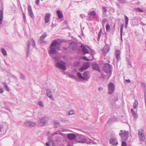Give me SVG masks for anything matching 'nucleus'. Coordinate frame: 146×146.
<instances>
[{
    "mask_svg": "<svg viewBox=\"0 0 146 146\" xmlns=\"http://www.w3.org/2000/svg\"><path fill=\"white\" fill-rule=\"evenodd\" d=\"M131 112L133 116L135 117L136 118L137 116V114L136 111H137V110H133V109H131Z\"/></svg>",
    "mask_w": 146,
    "mask_h": 146,
    "instance_id": "obj_15",
    "label": "nucleus"
},
{
    "mask_svg": "<svg viewBox=\"0 0 146 146\" xmlns=\"http://www.w3.org/2000/svg\"><path fill=\"white\" fill-rule=\"evenodd\" d=\"M28 9L30 16L31 17H33V12L31 9V7L30 5H29L28 7Z\"/></svg>",
    "mask_w": 146,
    "mask_h": 146,
    "instance_id": "obj_13",
    "label": "nucleus"
},
{
    "mask_svg": "<svg viewBox=\"0 0 146 146\" xmlns=\"http://www.w3.org/2000/svg\"><path fill=\"white\" fill-rule=\"evenodd\" d=\"M38 104L40 105L41 107H42L43 106L42 103L40 101L38 102Z\"/></svg>",
    "mask_w": 146,
    "mask_h": 146,
    "instance_id": "obj_40",
    "label": "nucleus"
},
{
    "mask_svg": "<svg viewBox=\"0 0 146 146\" xmlns=\"http://www.w3.org/2000/svg\"><path fill=\"white\" fill-rule=\"evenodd\" d=\"M3 85L4 86V87H5L6 89V90L8 91H9V89L8 87H7V85L5 83H3Z\"/></svg>",
    "mask_w": 146,
    "mask_h": 146,
    "instance_id": "obj_30",
    "label": "nucleus"
},
{
    "mask_svg": "<svg viewBox=\"0 0 146 146\" xmlns=\"http://www.w3.org/2000/svg\"><path fill=\"white\" fill-rule=\"evenodd\" d=\"M122 146H127L126 143L125 141L123 142L122 143Z\"/></svg>",
    "mask_w": 146,
    "mask_h": 146,
    "instance_id": "obj_37",
    "label": "nucleus"
},
{
    "mask_svg": "<svg viewBox=\"0 0 146 146\" xmlns=\"http://www.w3.org/2000/svg\"><path fill=\"white\" fill-rule=\"evenodd\" d=\"M30 122H27L24 124V126L25 127H29L30 126Z\"/></svg>",
    "mask_w": 146,
    "mask_h": 146,
    "instance_id": "obj_32",
    "label": "nucleus"
},
{
    "mask_svg": "<svg viewBox=\"0 0 146 146\" xmlns=\"http://www.w3.org/2000/svg\"><path fill=\"white\" fill-rule=\"evenodd\" d=\"M102 32V31L101 30H100V31L98 33V39L99 40L100 38V36H101V35Z\"/></svg>",
    "mask_w": 146,
    "mask_h": 146,
    "instance_id": "obj_28",
    "label": "nucleus"
},
{
    "mask_svg": "<svg viewBox=\"0 0 146 146\" xmlns=\"http://www.w3.org/2000/svg\"><path fill=\"white\" fill-rule=\"evenodd\" d=\"M36 123L34 122H30V126H34L35 125Z\"/></svg>",
    "mask_w": 146,
    "mask_h": 146,
    "instance_id": "obj_33",
    "label": "nucleus"
},
{
    "mask_svg": "<svg viewBox=\"0 0 146 146\" xmlns=\"http://www.w3.org/2000/svg\"><path fill=\"white\" fill-rule=\"evenodd\" d=\"M45 120L44 119H41V121L40 122V123L39 124V126H42L45 124Z\"/></svg>",
    "mask_w": 146,
    "mask_h": 146,
    "instance_id": "obj_21",
    "label": "nucleus"
},
{
    "mask_svg": "<svg viewBox=\"0 0 146 146\" xmlns=\"http://www.w3.org/2000/svg\"><path fill=\"white\" fill-rule=\"evenodd\" d=\"M4 92V91L2 88H0V93H3Z\"/></svg>",
    "mask_w": 146,
    "mask_h": 146,
    "instance_id": "obj_38",
    "label": "nucleus"
},
{
    "mask_svg": "<svg viewBox=\"0 0 146 146\" xmlns=\"http://www.w3.org/2000/svg\"><path fill=\"white\" fill-rule=\"evenodd\" d=\"M50 16V14L49 13H47L45 15L44 19L46 23H47L49 22Z\"/></svg>",
    "mask_w": 146,
    "mask_h": 146,
    "instance_id": "obj_10",
    "label": "nucleus"
},
{
    "mask_svg": "<svg viewBox=\"0 0 146 146\" xmlns=\"http://www.w3.org/2000/svg\"><path fill=\"white\" fill-rule=\"evenodd\" d=\"M77 75L80 79H83V76L81 73L78 72L77 73Z\"/></svg>",
    "mask_w": 146,
    "mask_h": 146,
    "instance_id": "obj_25",
    "label": "nucleus"
},
{
    "mask_svg": "<svg viewBox=\"0 0 146 146\" xmlns=\"http://www.w3.org/2000/svg\"><path fill=\"white\" fill-rule=\"evenodd\" d=\"M46 36V35H43L41 37H40V38H41V39H43L44 38H45Z\"/></svg>",
    "mask_w": 146,
    "mask_h": 146,
    "instance_id": "obj_41",
    "label": "nucleus"
},
{
    "mask_svg": "<svg viewBox=\"0 0 146 146\" xmlns=\"http://www.w3.org/2000/svg\"><path fill=\"white\" fill-rule=\"evenodd\" d=\"M138 132V135L140 140L144 141L145 138L143 130L142 129H140L139 130Z\"/></svg>",
    "mask_w": 146,
    "mask_h": 146,
    "instance_id": "obj_4",
    "label": "nucleus"
},
{
    "mask_svg": "<svg viewBox=\"0 0 146 146\" xmlns=\"http://www.w3.org/2000/svg\"><path fill=\"white\" fill-rule=\"evenodd\" d=\"M3 127L2 126H0V132H1L2 131V129H3Z\"/></svg>",
    "mask_w": 146,
    "mask_h": 146,
    "instance_id": "obj_43",
    "label": "nucleus"
},
{
    "mask_svg": "<svg viewBox=\"0 0 146 146\" xmlns=\"http://www.w3.org/2000/svg\"><path fill=\"white\" fill-rule=\"evenodd\" d=\"M39 2V0H36L35 3L37 4V5H38Z\"/></svg>",
    "mask_w": 146,
    "mask_h": 146,
    "instance_id": "obj_42",
    "label": "nucleus"
},
{
    "mask_svg": "<svg viewBox=\"0 0 146 146\" xmlns=\"http://www.w3.org/2000/svg\"><path fill=\"white\" fill-rule=\"evenodd\" d=\"M90 67L89 63L88 62L84 63L83 64V66L79 70L80 72H82L84 70H86L88 68Z\"/></svg>",
    "mask_w": 146,
    "mask_h": 146,
    "instance_id": "obj_5",
    "label": "nucleus"
},
{
    "mask_svg": "<svg viewBox=\"0 0 146 146\" xmlns=\"http://www.w3.org/2000/svg\"><path fill=\"white\" fill-rule=\"evenodd\" d=\"M3 20V11L0 10V24H1Z\"/></svg>",
    "mask_w": 146,
    "mask_h": 146,
    "instance_id": "obj_19",
    "label": "nucleus"
},
{
    "mask_svg": "<svg viewBox=\"0 0 146 146\" xmlns=\"http://www.w3.org/2000/svg\"><path fill=\"white\" fill-rule=\"evenodd\" d=\"M110 143L113 145H115L118 144L117 142L114 138H111L110 141Z\"/></svg>",
    "mask_w": 146,
    "mask_h": 146,
    "instance_id": "obj_9",
    "label": "nucleus"
},
{
    "mask_svg": "<svg viewBox=\"0 0 146 146\" xmlns=\"http://www.w3.org/2000/svg\"><path fill=\"white\" fill-rule=\"evenodd\" d=\"M125 21L126 25H127L128 23V19L127 17L125 16Z\"/></svg>",
    "mask_w": 146,
    "mask_h": 146,
    "instance_id": "obj_31",
    "label": "nucleus"
},
{
    "mask_svg": "<svg viewBox=\"0 0 146 146\" xmlns=\"http://www.w3.org/2000/svg\"><path fill=\"white\" fill-rule=\"evenodd\" d=\"M127 25H125V26H126V27H127Z\"/></svg>",
    "mask_w": 146,
    "mask_h": 146,
    "instance_id": "obj_49",
    "label": "nucleus"
},
{
    "mask_svg": "<svg viewBox=\"0 0 146 146\" xmlns=\"http://www.w3.org/2000/svg\"><path fill=\"white\" fill-rule=\"evenodd\" d=\"M93 68L95 70H98L100 72V70L99 68L98 65L97 64H94L92 65Z\"/></svg>",
    "mask_w": 146,
    "mask_h": 146,
    "instance_id": "obj_14",
    "label": "nucleus"
},
{
    "mask_svg": "<svg viewBox=\"0 0 146 146\" xmlns=\"http://www.w3.org/2000/svg\"><path fill=\"white\" fill-rule=\"evenodd\" d=\"M46 146H49V144L48 143H46Z\"/></svg>",
    "mask_w": 146,
    "mask_h": 146,
    "instance_id": "obj_48",
    "label": "nucleus"
},
{
    "mask_svg": "<svg viewBox=\"0 0 146 146\" xmlns=\"http://www.w3.org/2000/svg\"><path fill=\"white\" fill-rule=\"evenodd\" d=\"M83 79L87 80L89 78V76H88L87 73L85 72L83 74Z\"/></svg>",
    "mask_w": 146,
    "mask_h": 146,
    "instance_id": "obj_12",
    "label": "nucleus"
},
{
    "mask_svg": "<svg viewBox=\"0 0 146 146\" xmlns=\"http://www.w3.org/2000/svg\"><path fill=\"white\" fill-rule=\"evenodd\" d=\"M50 144L51 145H52L54 146L55 145V143H51L50 142Z\"/></svg>",
    "mask_w": 146,
    "mask_h": 146,
    "instance_id": "obj_45",
    "label": "nucleus"
},
{
    "mask_svg": "<svg viewBox=\"0 0 146 146\" xmlns=\"http://www.w3.org/2000/svg\"><path fill=\"white\" fill-rule=\"evenodd\" d=\"M138 105V102L137 101H135L133 105V107L134 109H136L137 108V106Z\"/></svg>",
    "mask_w": 146,
    "mask_h": 146,
    "instance_id": "obj_23",
    "label": "nucleus"
},
{
    "mask_svg": "<svg viewBox=\"0 0 146 146\" xmlns=\"http://www.w3.org/2000/svg\"><path fill=\"white\" fill-rule=\"evenodd\" d=\"M104 70L106 73L110 74L111 73V68L110 65L108 64H106L104 65Z\"/></svg>",
    "mask_w": 146,
    "mask_h": 146,
    "instance_id": "obj_3",
    "label": "nucleus"
},
{
    "mask_svg": "<svg viewBox=\"0 0 146 146\" xmlns=\"http://www.w3.org/2000/svg\"><path fill=\"white\" fill-rule=\"evenodd\" d=\"M23 17L24 19V20L26 19L25 15L24 13H23Z\"/></svg>",
    "mask_w": 146,
    "mask_h": 146,
    "instance_id": "obj_44",
    "label": "nucleus"
},
{
    "mask_svg": "<svg viewBox=\"0 0 146 146\" xmlns=\"http://www.w3.org/2000/svg\"><path fill=\"white\" fill-rule=\"evenodd\" d=\"M89 15L90 16H94L96 15V13H95V11H93L89 13Z\"/></svg>",
    "mask_w": 146,
    "mask_h": 146,
    "instance_id": "obj_24",
    "label": "nucleus"
},
{
    "mask_svg": "<svg viewBox=\"0 0 146 146\" xmlns=\"http://www.w3.org/2000/svg\"><path fill=\"white\" fill-rule=\"evenodd\" d=\"M81 47L82 48L83 52L84 54H87L88 53V50L86 48V47L83 46H81Z\"/></svg>",
    "mask_w": 146,
    "mask_h": 146,
    "instance_id": "obj_20",
    "label": "nucleus"
},
{
    "mask_svg": "<svg viewBox=\"0 0 146 146\" xmlns=\"http://www.w3.org/2000/svg\"><path fill=\"white\" fill-rule=\"evenodd\" d=\"M120 52L119 50H116L115 51V55L117 60L119 59L120 57Z\"/></svg>",
    "mask_w": 146,
    "mask_h": 146,
    "instance_id": "obj_17",
    "label": "nucleus"
},
{
    "mask_svg": "<svg viewBox=\"0 0 146 146\" xmlns=\"http://www.w3.org/2000/svg\"><path fill=\"white\" fill-rule=\"evenodd\" d=\"M106 31H108L109 30L110 28V25L108 24H107L106 25Z\"/></svg>",
    "mask_w": 146,
    "mask_h": 146,
    "instance_id": "obj_29",
    "label": "nucleus"
},
{
    "mask_svg": "<svg viewBox=\"0 0 146 146\" xmlns=\"http://www.w3.org/2000/svg\"><path fill=\"white\" fill-rule=\"evenodd\" d=\"M75 112L73 110H72L69 111L68 113L69 115H71L74 114Z\"/></svg>",
    "mask_w": 146,
    "mask_h": 146,
    "instance_id": "obj_27",
    "label": "nucleus"
},
{
    "mask_svg": "<svg viewBox=\"0 0 146 146\" xmlns=\"http://www.w3.org/2000/svg\"><path fill=\"white\" fill-rule=\"evenodd\" d=\"M135 10L137 11H138L140 12H142L143 11L139 8H137L135 9Z\"/></svg>",
    "mask_w": 146,
    "mask_h": 146,
    "instance_id": "obj_34",
    "label": "nucleus"
},
{
    "mask_svg": "<svg viewBox=\"0 0 146 146\" xmlns=\"http://www.w3.org/2000/svg\"><path fill=\"white\" fill-rule=\"evenodd\" d=\"M82 58L83 59L86 61H88L90 60L86 56L83 57Z\"/></svg>",
    "mask_w": 146,
    "mask_h": 146,
    "instance_id": "obj_36",
    "label": "nucleus"
},
{
    "mask_svg": "<svg viewBox=\"0 0 146 146\" xmlns=\"http://www.w3.org/2000/svg\"><path fill=\"white\" fill-rule=\"evenodd\" d=\"M126 80V81L127 82H128V83L130 82V81L129 80Z\"/></svg>",
    "mask_w": 146,
    "mask_h": 146,
    "instance_id": "obj_47",
    "label": "nucleus"
},
{
    "mask_svg": "<svg viewBox=\"0 0 146 146\" xmlns=\"http://www.w3.org/2000/svg\"><path fill=\"white\" fill-rule=\"evenodd\" d=\"M75 135L72 133L69 134L68 135L67 137L68 139L70 140H73L76 138Z\"/></svg>",
    "mask_w": 146,
    "mask_h": 146,
    "instance_id": "obj_11",
    "label": "nucleus"
},
{
    "mask_svg": "<svg viewBox=\"0 0 146 146\" xmlns=\"http://www.w3.org/2000/svg\"><path fill=\"white\" fill-rule=\"evenodd\" d=\"M46 92L48 96L52 100H53V98H52L51 94L50 91L49 90H46Z\"/></svg>",
    "mask_w": 146,
    "mask_h": 146,
    "instance_id": "obj_18",
    "label": "nucleus"
},
{
    "mask_svg": "<svg viewBox=\"0 0 146 146\" xmlns=\"http://www.w3.org/2000/svg\"><path fill=\"white\" fill-rule=\"evenodd\" d=\"M114 89V85L112 83H110L108 85V93L109 94H111Z\"/></svg>",
    "mask_w": 146,
    "mask_h": 146,
    "instance_id": "obj_6",
    "label": "nucleus"
},
{
    "mask_svg": "<svg viewBox=\"0 0 146 146\" xmlns=\"http://www.w3.org/2000/svg\"><path fill=\"white\" fill-rule=\"evenodd\" d=\"M80 64V62H75L74 64V65L76 66H78Z\"/></svg>",
    "mask_w": 146,
    "mask_h": 146,
    "instance_id": "obj_35",
    "label": "nucleus"
},
{
    "mask_svg": "<svg viewBox=\"0 0 146 146\" xmlns=\"http://www.w3.org/2000/svg\"><path fill=\"white\" fill-rule=\"evenodd\" d=\"M56 66L57 67L60 68L63 70H66L65 63L62 61L57 63Z\"/></svg>",
    "mask_w": 146,
    "mask_h": 146,
    "instance_id": "obj_2",
    "label": "nucleus"
},
{
    "mask_svg": "<svg viewBox=\"0 0 146 146\" xmlns=\"http://www.w3.org/2000/svg\"><path fill=\"white\" fill-rule=\"evenodd\" d=\"M1 52L4 55L6 56L7 55L6 52L4 48H2L1 49Z\"/></svg>",
    "mask_w": 146,
    "mask_h": 146,
    "instance_id": "obj_26",
    "label": "nucleus"
},
{
    "mask_svg": "<svg viewBox=\"0 0 146 146\" xmlns=\"http://www.w3.org/2000/svg\"><path fill=\"white\" fill-rule=\"evenodd\" d=\"M57 13L59 19H61L63 17V14L60 10H57Z\"/></svg>",
    "mask_w": 146,
    "mask_h": 146,
    "instance_id": "obj_16",
    "label": "nucleus"
},
{
    "mask_svg": "<svg viewBox=\"0 0 146 146\" xmlns=\"http://www.w3.org/2000/svg\"><path fill=\"white\" fill-rule=\"evenodd\" d=\"M56 53L55 49L53 48H52L49 51L50 54H55Z\"/></svg>",
    "mask_w": 146,
    "mask_h": 146,
    "instance_id": "obj_22",
    "label": "nucleus"
},
{
    "mask_svg": "<svg viewBox=\"0 0 146 146\" xmlns=\"http://www.w3.org/2000/svg\"><path fill=\"white\" fill-rule=\"evenodd\" d=\"M121 133H119V135L121 137V139L123 140H127L128 137V132L127 131L121 130L120 131Z\"/></svg>",
    "mask_w": 146,
    "mask_h": 146,
    "instance_id": "obj_1",
    "label": "nucleus"
},
{
    "mask_svg": "<svg viewBox=\"0 0 146 146\" xmlns=\"http://www.w3.org/2000/svg\"><path fill=\"white\" fill-rule=\"evenodd\" d=\"M122 29H123V27H121L120 29V31H121V32H122Z\"/></svg>",
    "mask_w": 146,
    "mask_h": 146,
    "instance_id": "obj_46",
    "label": "nucleus"
},
{
    "mask_svg": "<svg viewBox=\"0 0 146 146\" xmlns=\"http://www.w3.org/2000/svg\"><path fill=\"white\" fill-rule=\"evenodd\" d=\"M55 46L56 48L60 49V45L56 40H54L53 41L51 44L50 47Z\"/></svg>",
    "mask_w": 146,
    "mask_h": 146,
    "instance_id": "obj_7",
    "label": "nucleus"
},
{
    "mask_svg": "<svg viewBox=\"0 0 146 146\" xmlns=\"http://www.w3.org/2000/svg\"><path fill=\"white\" fill-rule=\"evenodd\" d=\"M110 50V47L108 45L105 46L103 48V54L105 55Z\"/></svg>",
    "mask_w": 146,
    "mask_h": 146,
    "instance_id": "obj_8",
    "label": "nucleus"
},
{
    "mask_svg": "<svg viewBox=\"0 0 146 146\" xmlns=\"http://www.w3.org/2000/svg\"><path fill=\"white\" fill-rule=\"evenodd\" d=\"M103 10L104 12L106 13L107 11L106 8L105 7H103Z\"/></svg>",
    "mask_w": 146,
    "mask_h": 146,
    "instance_id": "obj_39",
    "label": "nucleus"
}]
</instances>
